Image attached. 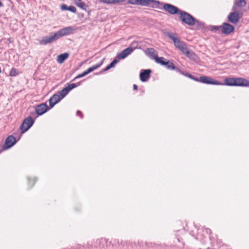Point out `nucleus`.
Returning <instances> with one entry per match:
<instances>
[{
	"label": "nucleus",
	"instance_id": "obj_42",
	"mask_svg": "<svg viewBox=\"0 0 249 249\" xmlns=\"http://www.w3.org/2000/svg\"><path fill=\"white\" fill-rule=\"evenodd\" d=\"M207 249H210V248H208Z\"/></svg>",
	"mask_w": 249,
	"mask_h": 249
},
{
	"label": "nucleus",
	"instance_id": "obj_31",
	"mask_svg": "<svg viewBox=\"0 0 249 249\" xmlns=\"http://www.w3.org/2000/svg\"><path fill=\"white\" fill-rule=\"evenodd\" d=\"M202 231L203 232L205 233L207 235H209L212 232L211 230L208 228H205L204 229H202Z\"/></svg>",
	"mask_w": 249,
	"mask_h": 249
},
{
	"label": "nucleus",
	"instance_id": "obj_29",
	"mask_svg": "<svg viewBox=\"0 0 249 249\" xmlns=\"http://www.w3.org/2000/svg\"><path fill=\"white\" fill-rule=\"evenodd\" d=\"M203 237H206V235H203V234H201L200 232H198L196 238L198 240H202L203 239Z\"/></svg>",
	"mask_w": 249,
	"mask_h": 249
},
{
	"label": "nucleus",
	"instance_id": "obj_36",
	"mask_svg": "<svg viewBox=\"0 0 249 249\" xmlns=\"http://www.w3.org/2000/svg\"><path fill=\"white\" fill-rule=\"evenodd\" d=\"M97 242L99 244L104 243L106 242V239H101L99 240H97Z\"/></svg>",
	"mask_w": 249,
	"mask_h": 249
},
{
	"label": "nucleus",
	"instance_id": "obj_40",
	"mask_svg": "<svg viewBox=\"0 0 249 249\" xmlns=\"http://www.w3.org/2000/svg\"><path fill=\"white\" fill-rule=\"evenodd\" d=\"M36 181V179L35 178H33V184L32 186H33V185L35 184V182Z\"/></svg>",
	"mask_w": 249,
	"mask_h": 249
},
{
	"label": "nucleus",
	"instance_id": "obj_5",
	"mask_svg": "<svg viewBox=\"0 0 249 249\" xmlns=\"http://www.w3.org/2000/svg\"><path fill=\"white\" fill-rule=\"evenodd\" d=\"M35 120L32 117L29 116L25 118L20 127L21 133L26 132L34 124Z\"/></svg>",
	"mask_w": 249,
	"mask_h": 249
},
{
	"label": "nucleus",
	"instance_id": "obj_38",
	"mask_svg": "<svg viewBox=\"0 0 249 249\" xmlns=\"http://www.w3.org/2000/svg\"><path fill=\"white\" fill-rule=\"evenodd\" d=\"M74 1L75 4L77 5L78 3H81L82 2L81 0H73Z\"/></svg>",
	"mask_w": 249,
	"mask_h": 249
},
{
	"label": "nucleus",
	"instance_id": "obj_9",
	"mask_svg": "<svg viewBox=\"0 0 249 249\" xmlns=\"http://www.w3.org/2000/svg\"><path fill=\"white\" fill-rule=\"evenodd\" d=\"M58 38L55 33L51 34L49 36H45L40 40L39 43L41 45H46L48 44L51 43L53 41L57 40Z\"/></svg>",
	"mask_w": 249,
	"mask_h": 249
},
{
	"label": "nucleus",
	"instance_id": "obj_2",
	"mask_svg": "<svg viewBox=\"0 0 249 249\" xmlns=\"http://www.w3.org/2000/svg\"><path fill=\"white\" fill-rule=\"evenodd\" d=\"M221 85L249 87V81L242 77H227Z\"/></svg>",
	"mask_w": 249,
	"mask_h": 249
},
{
	"label": "nucleus",
	"instance_id": "obj_17",
	"mask_svg": "<svg viewBox=\"0 0 249 249\" xmlns=\"http://www.w3.org/2000/svg\"><path fill=\"white\" fill-rule=\"evenodd\" d=\"M145 53L152 59H156V58L158 57L157 52L152 48H147L145 51Z\"/></svg>",
	"mask_w": 249,
	"mask_h": 249
},
{
	"label": "nucleus",
	"instance_id": "obj_14",
	"mask_svg": "<svg viewBox=\"0 0 249 249\" xmlns=\"http://www.w3.org/2000/svg\"><path fill=\"white\" fill-rule=\"evenodd\" d=\"M134 50L131 47H128L123 50L120 53L117 54V58L119 59H123L131 54Z\"/></svg>",
	"mask_w": 249,
	"mask_h": 249
},
{
	"label": "nucleus",
	"instance_id": "obj_32",
	"mask_svg": "<svg viewBox=\"0 0 249 249\" xmlns=\"http://www.w3.org/2000/svg\"><path fill=\"white\" fill-rule=\"evenodd\" d=\"M129 2L132 4H139V0H129Z\"/></svg>",
	"mask_w": 249,
	"mask_h": 249
},
{
	"label": "nucleus",
	"instance_id": "obj_15",
	"mask_svg": "<svg viewBox=\"0 0 249 249\" xmlns=\"http://www.w3.org/2000/svg\"><path fill=\"white\" fill-rule=\"evenodd\" d=\"M151 71L146 69L142 71L140 74V80L142 82H146L150 77Z\"/></svg>",
	"mask_w": 249,
	"mask_h": 249
},
{
	"label": "nucleus",
	"instance_id": "obj_41",
	"mask_svg": "<svg viewBox=\"0 0 249 249\" xmlns=\"http://www.w3.org/2000/svg\"><path fill=\"white\" fill-rule=\"evenodd\" d=\"M28 180H29V183H30V178H28Z\"/></svg>",
	"mask_w": 249,
	"mask_h": 249
},
{
	"label": "nucleus",
	"instance_id": "obj_21",
	"mask_svg": "<svg viewBox=\"0 0 249 249\" xmlns=\"http://www.w3.org/2000/svg\"><path fill=\"white\" fill-rule=\"evenodd\" d=\"M69 57V54L67 53H64L61 54L57 56V61L61 64L64 62L65 60H66Z\"/></svg>",
	"mask_w": 249,
	"mask_h": 249
},
{
	"label": "nucleus",
	"instance_id": "obj_18",
	"mask_svg": "<svg viewBox=\"0 0 249 249\" xmlns=\"http://www.w3.org/2000/svg\"><path fill=\"white\" fill-rule=\"evenodd\" d=\"M61 98H60V96L58 94H54L51 98L49 99V104L50 108H52L54 107V106L58 103L61 100Z\"/></svg>",
	"mask_w": 249,
	"mask_h": 249
},
{
	"label": "nucleus",
	"instance_id": "obj_11",
	"mask_svg": "<svg viewBox=\"0 0 249 249\" xmlns=\"http://www.w3.org/2000/svg\"><path fill=\"white\" fill-rule=\"evenodd\" d=\"M50 108L46 103H42L35 107V111L38 115H41L46 112Z\"/></svg>",
	"mask_w": 249,
	"mask_h": 249
},
{
	"label": "nucleus",
	"instance_id": "obj_26",
	"mask_svg": "<svg viewBox=\"0 0 249 249\" xmlns=\"http://www.w3.org/2000/svg\"><path fill=\"white\" fill-rule=\"evenodd\" d=\"M18 74V72L17 70L15 68H12L10 72L9 76H16Z\"/></svg>",
	"mask_w": 249,
	"mask_h": 249
},
{
	"label": "nucleus",
	"instance_id": "obj_13",
	"mask_svg": "<svg viewBox=\"0 0 249 249\" xmlns=\"http://www.w3.org/2000/svg\"><path fill=\"white\" fill-rule=\"evenodd\" d=\"M233 11V12L230 13L228 16V20L231 23L236 24L238 22L241 16H240L239 12L237 10Z\"/></svg>",
	"mask_w": 249,
	"mask_h": 249
},
{
	"label": "nucleus",
	"instance_id": "obj_27",
	"mask_svg": "<svg viewBox=\"0 0 249 249\" xmlns=\"http://www.w3.org/2000/svg\"><path fill=\"white\" fill-rule=\"evenodd\" d=\"M88 74L87 72H86V71H84L83 73H81V74H78L77 76H76L73 79L72 81H74L75 80H76V79H78V78H81V77H83L86 75H87Z\"/></svg>",
	"mask_w": 249,
	"mask_h": 249
},
{
	"label": "nucleus",
	"instance_id": "obj_25",
	"mask_svg": "<svg viewBox=\"0 0 249 249\" xmlns=\"http://www.w3.org/2000/svg\"><path fill=\"white\" fill-rule=\"evenodd\" d=\"M165 66H166L167 68L169 70H173L176 69V67L174 64L172 62H170L169 61H167V64H166Z\"/></svg>",
	"mask_w": 249,
	"mask_h": 249
},
{
	"label": "nucleus",
	"instance_id": "obj_8",
	"mask_svg": "<svg viewBox=\"0 0 249 249\" xmlns=\"http://www.w3.org/2000/svg\"><path fill=\"white\" fill-rule=\"evenodd\" d=\"M17 142L16 138L12 135L8 136L5 140L4 144L2 146V149L0 151L8 149L12 147Z\"/></svg>",
	"mask_w": 249,
	"mask_h": 249
},
{
	"label": "nucleus",
	"instance_id": "obj_24",
	"mask_svg": "<svg viewBox=\"0 0 249 249\" xmlns=\"http://www.w3.org/2000/svg\"><path fill=\"white\" fill-rule=\"evenodd\" d=\"M101 2L107 3H115L123 2L125 0H100Z\"/></svg>",
	"mask_w": 249,
	"mask_h": 249
},
{
	"label": "nucleus",
	"instance_id": "obj_30",
	"mask_svg": "<svg viewBox=\"0 0 249 249\" xmlns=\"http://www.w3.org/2000/svg\"><path fill=\"white\" fill-rule=\"evenodd\" d=\"M68 11H70L72 13H75L76 12V9L74 6H70L68 7V9H67Z\"/></svg>",
	"mask_w": 249,
	"mask_h": 249
},
{
	"label": "nucleus",
	"instance_id": "obj_3",
	"mask_svg": "<svg viewBox=\"0 0 249 249\" xmlns=\"http://www.w3.org/2000/svg\"><path fill=\"white\" fill-rule=\"evenodd\" d=\"M180 18L184 23L189 25L192 26L195 24L199 25L200 22L196 20L192 15L190 14L183 11L180 12Z\"/></svg>",
	"mask_w": 249,
	"mask_h": 249
},
{
	"label": "nucleus",
	"instance_id": "obj_12",
	"mask_svg": "<svg viewBox=\"0 0 249 249\" xmlns=\"http://www.w3.org/2000/svg\"><path fill=\"white\" fill-rule=\"evenodd\" d=\"M160 3L159 1L155 0H139V5L142 6L157 8Z\"/></svg>",
	"mask_w": 249,
	"mask_h": 249
},
{
	"label": "nucleus",
	"instance_id": "obj_37",
	"mask_svg": "<svg viewBox=\"0 0 249 249\" xmlns=\"http://www.w3.org/2000/svg\"><path fill=\"white\" fill-rule=\"evenodd\" d=\"M76 114H77V116H80L81 118H83V116H82V112H81L80 111L78 110V111H77Z\"/></svg>",
	"mask_w": 249,
	"mask_h": 249
},
{
	"label": "nucleus",
	"instance_id": "obj_19",
	"mask_svg": "<svg viewBox=\"0 0 249 249\" xmlns=\"http://www.w3.org/2000/svg\"><path fill=\"white\" fill-rule=\"evenodd\" d=\"M246 5V1L245 0H235L234 5L232 7V10H237V8H242Z\"/></svg>",
	"mask_w": 249,
	"mask_h": 249
},
{
	"label": "nucleus",
	"instance_id": "obj_22",
	"mask_svg": "<svg viewBox=\"0 0 249 249\" xmlns=\"http://www.w3.org/2000/svg\"><path fill=\"white\" fill-rule=\"evenodd\" d=\"M155 61L157 63L163 66H165L166 64H167V61H165V59L163 57H158L156 58Z\"/></svg>",
	"mask_w": 249,
	"mask_h": 249
},
{
	"label": "nucleus",
	"instance_id": "obj_34",
	"mask_svg": "<svg viewBox=\"0 0 249 249\" xmlns=\"http://www.w3.org/2000/svg\"><path fill=\"white\" fill-rule=\"evenodd\" d=\"M180 72L182 74L184 75V76H185L189 78H190V76H192V75L188 72H181V71H180Z\"/></svg>",
	"mask_w": 249,
	"mask_h": 249
},
{
	"label": "nucleus",
	"instance_id": "obj_7",
	"mask_svg": "<svg viewBox=\"0 0 249 249\" xmlns=\"http://www.w3.org/2000/svg\"><path fill=\"white\" fill-rule=\"evenodd\" d=\"M74 28L72 26H69L62 28L56 32H55L58 39L63 36L71 35L73 33Z\"/></svg>",
	"mask_w": 249,
	"mask_h": 249
},
{
	"label": "nucleus",
	"instance_id": "obj_6",
	"mask_svg": "<svg viewBox=\"0 0 249 249\" xmlns=\"http://www.w3.org/2000/svg\"><path fill=\"white\" fill-rule=\"evenodd\" d=\"M81 82H78L77 83H73L70 84L68 85L66 87L62 89L61 90H60L58 92L57 94L60 96V98L62 99L64 98L68 93L73 89L79 86L80 85Z\"/></svg>",
	"mask_w": 249,
	"mask_h": 249
},
{
	"label": "nucleus",
	"instance_id": "obj_20",
	"mask_svg": "<svg viewBox=\"0 0 249 249\" xmlns=\"http://www.w3.org/2000/svg\"><path fill=\"white\" fill-rule=\"evenodd\" d=\"M104 59H103L100 62H99V63H97V64L92 66L91 67H90L89 69H88L86 71V72H87L88 74L89 73L97 69L99 67H100L102 66V65L103 64Z\"/></svg>",
	"mask_w": 249,
	"mask_h": 249
},
{
	"label": "nucleus",
	"instance_id": "obj_39",
	"mask_svg": "<svg viewBox=\"0 0 249 249\" xmlns=\"http://www.w3.org/2000/svg\"><path fill=\"white\" fill-rule=\"evenodd\" d=\"M133 89L134 90H137L138 89V86L135 84L133 85Z\"/></svg>",
	"mask_w": 249,
	"mask_h": 249
},
{
	"label": "nucleus",
	"instance_id": "obj_28",
	"mask_svg": "<svg viewBox=\"0 0 249 249\" xmlns=\"http://www.w3.org/2000/svg\"><path fill=\"white\" fill-rule=\"evenodd\" d=\"M77 6L83 10H86V5L85 3L83 2H81V3H78Z\"/></svg>",
	"mask_w": 249,
	"mask_h": 249
},
{
	"label": "nucleus",
	"instance_id": "obj_10",
	"mask_svg": "<svg viewBox=\"0 0 249 249\" xmlns=\"http://www.w3.org/2000/svg\"><path fill=\"white\" fill-rule=\"evenodd\" d=\"M163 8L165 11L172 15H175L178 13L179 14L180 12L181 11V10L177 7L168 3L164 4L163 5Z\"/></svg>",
	"mask_w": 249,
	"mask_h": 249
},
{
	"label": "nucleus",
	"instance_id": "obj_35",
	"mask_svg": "<svg viewBox=\"0 0 249 249\" xmlns=\"http://www.w3.org/2000/svg\"><path fill=\"white\" fill-rule=\"evenodd\" d=\"M68 7L69 6H67V5L66 4H62L61 5V9L62 10H68L67 9H68Z\"/></svg>",
	"mask_w": 249,
	"mask_h": 249
},
{
	"label": "nucleus",
	"instance_id": "obj_1",
	"mask_svg": "<svg viewBox=\"0 0 249 249\" xmlns=\"http://www.w3.org/2000/svg\"><path fill=\"white\" fill-rule=\"evenodd\" d=\"M167 36L174 42V45L176 48L185 54L188 57L195 56L194 53H191L188 49L186 44L180 40V39L176 37L175 34L171 33H167Z\"/></svg>",
	"mask_w": 249,
	"mask_h": 249
},
{
	"label": "nucleus",
	"instance_id": "obj_23",
	"mask_svg": "<svg viewBox=\"0 0 249 249\" xmlns=\"http://www.w3.org/2000/svg\"><path fill=\"white\" fill-rule=\"evenodd\" d=\"M118 62V60L116 59H114L112 62L108 65L105 69L104 71H107L109 70L110 69L113 68L115 67V65Z\"/></svg>",
	"mask_w": 249,
	"mask_h": 249
},
{
	"label": "nucleus",
	"instance_id": "obj_33",
	"mask_svg": "<svg viewBox=\"0 0 249 249\" xmlns=\"http://www.w3.org/2000/svg\"><path fill=\"white\" fill-rule=\"evenodd\" d=\"M211 29L212 31H217L219 29H220L221 30V28L220 27V26H213L212 27Z\"/></svg>",
	"mask_w": 249,
	"mask_h": 249
},
{
	"label": "nucleus",
	"instance_id": "obj_16",
	"mask_svg": "<svg viewBox=\"0 0 249 249\" xmlns=\"http://www.w3.org/2000/svg\"><path fill=\"white\" fill-rule=\"evenodd\" d=\"M220 27L221 28V32L225 34H229L234 30L232 25L227 23H223L222 26H220Z\"/></svg>",
	"mask_w": 249,
	"mask_h": 249
},
{
	"label": "nucleus",
	"instance_id": "obj_4",
	"mask_svg": "<svg viewBox=\"0 0 249 249\" xmlns=\"http://www.w3.org/2000/svg\"><path fill=\"white\" fill-rule=\"evenodd\" d=\"M190 78L197 82H201L204 84H210V85H221V82L214 80L212 78L206 76H201L199 78H197L192 75L190 76Z\"/></svg>",
	"mask_w": 249,
	"mask_h": 249
},
{
	"label": "nucleus",
	"instance_id": "obj_43",
	"mask_svg": "<svg viewBox=\"0 0 249 249\" xmlns=\"http://www.w3.org/2000/svg\"><path fill=\"white\" fill-rule=\"evenodd\" d=\"M1 152V151H0V153Z\"/></svg>",
	"mask_w": 249,
	"mask_h": 249
}]
</instances>
